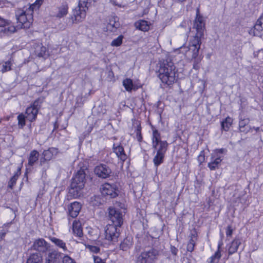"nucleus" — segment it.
Wrapping results in <instances>:
<instances>
[{"instance_id":"obj_46","label":"nucleus","mask_w":263,"mask_h":263,"mask_svg":"<svg viewBox=\"0 0 263 263\" xmlns=\"http://www.w3.org/2000/svg\"><path fill=\"white\" fill-rule=\"evenodd\" d=\"M40 47L41 48V51H38V50L36 49L35 52L39 57H43L45 54L46 48L45 47H44L43 46H40Z\"/></svg>"},{"instance_id":"obj_44","label":"nucleus","mask_w":263,"mask_h":263,"mask_svg":"<svg viewBox=\"0 0 263 263\" xmlns=\"http://www.w3.org/2000/svg\"><path fill=\"white\" fill-rule=\"evenodd\" d=\"M18 175L17 173L15 174L10 179L8 183V187L12 189L13 186L15 184L16 180L18 179Z\"/></svg>"},{"instance_id":"obj_10","label":"nucleus","mask_w":263,"mask_h":263,"mask_svg":"<svg viewBox=\"0 0 263 263\" xmlns=\"http://www.w3.org/2000/svg\"><path fill=\"white\" fill-rule=\"evenodd\" d=\"M100 191L102 195L111 198H115L118 195L116 185L108 183L103 184L100 188Z\"/></svg>"},{"instance_id":"obj_28","label":"nucleus","mask_w":263,"mask_h":263,"mask_svg":"<svg viewBox=\"0 0 263 263\" xmlns=\"http://www.w3.org/2000/svg\"><path fill=\"white\" fill-rule=\"evenodd\" d=\"M68 6L66 3L63 4L59 8L57 17H62L66 15L68 13Z\"/></svg>"},{"instance_id":"obj_45","label":"nucleus","mask_w":263,"mask_h":263,"mask_svg":"<svg viewBox=\"0 0 263 263\" xmlns=\"http://www.w3.org/2000/svg\"><path fill=\"white\" fill-rule=\"evenodd\" d=\"M249 122L250 120L249 118L242 119L240 118L239 122V127L247 126L249 124Z\"/></svg>"},{"instance_id":"obj_7","label":"nucleus","mask_w":263,"mask_h":263,"mask_svg":"<svg viewBox=\"0 0 263 263\" xmlns=\"http://www.w3.org/2000/svg\"><path fill=\"white\" fill-rule=\"evenodd\" d=\"M44 100V98H39L34 102L31 106L27 108L26 110V117L27 120L30 122H33L35 120L40 104Z\"/></svg>"},{"instance_id":"obj_35","label":"nucleus","mask_w":263,"mask_h":263,"mask_svg":"<svg viewBox=\"0 0 263 263\" xmlns=\"http://www.w3.org/2000/svg\"><path fill=\"white\" fill-rule=\"evenodd\" d=\"M233 122V120L231 118L228 117L226 119L221 122L222 129L225 131H228L231 127Z\"/></svg>"},{"instance_id":"obj_12","label":"nucleus","mask_w":263,"mask_h":263,"mask_svg":"<svg viewBox=\"0 0 263 263\" xmlns=\"http://www.w3.org/2000/svg\"><path fill=\"white\" fill-rule=\"evenodd\" d=\"M94 172L98 177L105 179L109 177L111 170L106 165L102 164L96 166Z\"/></svg>"},{"instance_id":"obj_50","label":"nucleus","mask_w":263,"mask_h":263,"mask_svg":"<svg viewBox=\"0 0 263 263\" xmlns=\"http://www.w3.org/2000/svg\"><path fill=\"white\" fill-rule=\"evenodd\" d=\"M233 233V230L230 226H229L227 228L226 230V235L227 237H231Z\"/></svg>"},{"instance_id":"obj_47","label":"nucleus","mask_w":263,"mask_h":263,"mask_svg":"<svg viewBox=\"0 0 263 263\" xmlns=\"http://www.w3.org/2000/svg\"><path fill=\"white\" fill-rule=\"evenodd\" d=\"M62 259L63 263H76L74 260L68 255H65Z\"/></svg>"},{"instance_id":"obj_54","label":"nucleus","mask_w":263,"mask_h":263,"mask_svg":"<svg viewBox=\"0 0 263 263\" xmlns=\"http://www.w3.org/2000/svg\"><path fill=\"white\" fill-rule=\"evenodd\" d=\"M226 151V149L224 148H220L216 149L213 153H216L219 155H220V154L223 153Z\"/></svg>"},{"instance_id":"obj_32","label":"nucleus","mask_w":263,"mask_h":263,"mask_svg":"<svg viewBox=\"0 0 263 263\" xmlns=\"http://www.w3.org/2000/svg\"><path fill=\"white\" fill-rule=\"evenodd\" d=\"M165 155L157 154L154 156L153 161L156 169L158 166L161 164L164 161Z\"/></svg>"},{"instance_id":"obj_49","label":"nucleus","mask_w":263,"mask_h":263,"mask_svg":"<svg viewBox=\"0 0 263 263\" xmlns=\"http://www.w3.org/2000/svg\"><path fill=\"white\" fill-rule=\"evenodd\" d=\"M136 137L137 138V140L139 141H141L142 139V135H141V128L140 126H138L136 131Z\"/></svg>"},{"instance_id":"obj_19","label":"nucleus","mask_w":263,"mask_h":263,"mask_svg":"<svg viewBox=\"0 0 263 263\" xmlns=\"http://www.w3.org/2000/svg\"><path fill=\"white\" fill-rule=\"evenodd\" d=\"M62 258L61 253L52 251L48 254L45 263H60Z\"/></svg>"},{"instance_id":"obj_56","label":"nucleus","mask_w":263,"mask_h":263,"mask_svg":"<svg viewBox=\"0 0 263 263\" xmlns=\"http://www.w3.org/2000/svg\"><path fill=\"white\" fill-rule=\"evenodd\" d=\"M177 252H178V250L176 248L173 247L172 248V252L173 254L176 255Z\"/></svg>"},{"instance_id":"obj_59","label":"nucleus","mask_w":263,"mask_h":263,"mask_svg":"<svg viewBox=\"0 0 263 263\" xmlns=\"http://www.w3.org/2000/svg\"><path fill=\"white\" fill-rule=\"evenodd\" d=\"M2 4V2L1 1H0V5Z\"/></svg>"},{"instance_id":"obj_2","label":"nucleus","mask_w":263,"mask_h":263,"mask_svg":"<svg viewBox=\"0 0 263 263\" xmlns=\"http://www.w3.org/2000/svg\"><path fill=\"white\" fill-rule=\"evenodd\" d=\"M158 77L162 82L168 85L176 80V70L173 63L168 59L160 60L158 63Z\"/></svg>"},{"instance_id":"obj_34","label":"nucleus","mask_w":263,"mask_h":263,"mask_svg":"<svg viewBox=\"0 0 263 263\" xmlns=\"http://www.w3.org/2000/svg\"><path fill=\"white\" fill-rule=\"evenodd\" d=\"M95 2V0H79L78 5L86 10H88V8L90 7Z\"/></svg>"},{"instance_id":"obj_4","label":"nucleus","mask_w":263,"mask_h":263,"mask_svg":"<svg viewBox=\"0 0 263 263\" xmlns=\"http://www.w3.org/2000/svg\"><path fill=\"white\" fill-rule=\"evenodd\" d=\"M85 176L84 171L80 170L73 177L69 193L73 198H77L81 195V191L84 188L85 183Z\"/></svg>"},{"instance_id":"obj_16","label":"nucleus","mask_w":263,"mask_h":263,"mask_svg":"<svg viewBox=\"0 0 263 263\" xmlns=\"http://www.w3.org/2000/svg\"><path fill=\"white\" fill-rule=\"evenodd\" d=\"M58 153V149L54 147L49 148L47 150L43 151L42 155L43 157L41 159L40 164L43 165L46 161L50 160L54 155H56Z\"/></svg>"},{"instance_id":"obj_8","label":"nucleus","mask_w":263,"mask_h":263,"mask_svg":"<svg viewBox=\"0 0 263 263\" xmlns=\"http://www.w3.org/2000/svg\"><path fill=\"white\" fill-rule=\"evenodd\" d=\"M108 218L113 224L121 227L123 222V214L118 208L110 206L108 209Z\"/></svg>"},{"instance_id":"obj_6","label":"nucleus","mask_w":263,"mask_h":263,"mask_svg":"<svg viewBox=\"0 0 263 263\" xmlns=\"http://www.w3.org/2000/svg\"><path fill=\"white\" fill-rule=\"evenodd\" d=\"M159 255V251L156 249L145 250L137 257V263H154L158 259Z\"/></svg>"},{"instance_id":"obj_48","label":"nucleus","mask_w":263,"mask_h":263,"mask_svg":"<svg viewBox=\"0 0 263 263\" xmlns=\"http://www.w3.org/2000/svg\"><path fill=\"white\" fill-rule=\"evenodd\" d=\"M239 131L242 133L247 134L250 132H252V127L250 126H247L239 127Z\"/></svg>"},{"instance_id":"obj_15","label":"nucleus","mask_w":263,"mask_h":263,"mask_svg":"<svg viewBox=\"0 0 263 263\" xmlns=\"http://www.w3.org/2000/svg\"><path fill=\"white\" fill-rule=\"evenodd\" d=\"M49 248V244L43 238L35 240L32 246V248L40 252H46Z\"/></svg>"},{"instance_id":"obj_17","label":"nucleus","mask_w":263,"mask_h":263,"mask_svg":"<svg viewBox=\"0 0 263 263\" xmlns=\"http://www.w3.org/2000/svg\"><path fill=\"white\" fill-rule=\"evenodd\" d=\"M168 144L166 141H160L153 144V153L165 155L167 149Z\"/></svg>"},{"instance_id":"obj_23","label":"nucleus","mask_w":263,"mask_h":263,"mask_svg":"<svg viewBox=\"0 0 263 263\" xmlns=\"http://www.w3.org/2000/svg\"><path fill=\"white\" fill-rule=\"evenodd\" d=\"M241 239L236 237L231 242V245L228 249L229 255H232L237 252L238 248L241 244Z\"/></svg>"},{"instance_id":"obj_30","label":"nucleus","mask_w":263,"mask_h":263,"mask_svg":"<svg viewBox=\"0 0 263 263\" xmlns=\"http://www.w3.org/2000/svg\"><path fill=\"white\" fill-rule=\"evenodd\" d=\"M137 28L143 31H147L149 29V26L147 22L144 20H140L135 23Z\"/></svg>"},{"instance_id":"obj_14","label":"nucleus","mask_w":263,"mask_h":263,"mask_svg":"<svg viewBox=\"0 0 263 263\" xmlns=\"http://www.w3.org/2000/svg\"><path fill=\"white\" fill-rule=\"evenodd\" d=\"M221 157L216 153H213L211 154L210 161L208 164V166L211 170H215L219 167L222 160Z\"/></svg>"},{"instance_id":"obj_52","label":"nucleus","mask_w":263,"mask_h":263,"mask_svg":"<svg viewBox=\"0 0 263 263\" xmlns=\"http://www.w3.org/2000/svg\"><path fill=\"white\" fill-rule=\"evenodd\" d=\"M94 263H105L100 257L97 256H93Z\"/></svg>"},{"instance_id":"obj_11","label":"nucleus","mask_w":263,"mask_h":263,"mask_svg":"<svg viewBox=\"0 0 263 263\" xmlns=\"http://www.w3.org/2000/svg\"><path fill=\"white\" fill-rule=\"evenodd\" d=\"M87 11L78 5L73 10V14L71 16L72 23H78L82 22L86 17Z\"/></svg>"},{"instance_id":"obj_58","label":"nucleus","mask_w":263,"mask_h":263,"mask_svg":"<svg viewBox=\"0 0 263 263\" xmlns=\"http://www.w3.org/2000/svg\"><path fill=\"white\" fill-rule=\"evenodd\" d=\"M11 222L8 223L7 224H4V227H9L11 225Z\"/></svg>"},{"instance_id":"obj_21","label":"nucleus","mask_w":263,"mask_h":263,"mask_svg":"<svg viewBox=\"0 0 263 263\" xmlns=\"http://www.w3.org/2000/svg\"><path fill=\"white\" fill-rule=\"evenodd\" d=\"M113 151L118 158L124 162L127 159V155L125 153L123 146L114 144L113 145Z\"/></svg>"},{"instance_id":"obj_53","label":"nucleus","mask_w":263,"mask_h":263,"mask_svg":"<svg viewBox=\"0 0 263 263\" xmlns=\"http://www.w3.org/2000/svg\"><path fill=\"white\" fill-rule=\"evenodd\" d=\"M8 232V230H7V231L2 230L0 232V241L4 240V238L6 236V234H7V233Z\"/></svg>"},{"instance_id":"obj_55","label":"nucleus","mask_w":263,"mask_h":263,"mask_svg":"<svg viewBox=\"0 0 263 263\" xmlns=\"http://www.w3.org/2000/svg\"><path fill=\"white\" fill-rule=\"evenodd\" d=\"M252 129H254L255 130L256 132H259V131H262L263 132V128L261 127H252Z\"/></svg>"},{"instance_id":"obj_36","label":"nucleus","mask_w":263,"mask_h":263,"mask_svg":"<svg viewBox=\"0 0 263 263\" xmlns=\"http://www.w3.org/2000/svg\"><path fill=\"white\" fill-rule=\"evenodd\" d=\"M90 203L93 206H98L102 204V200L99 196H93L90 198Z\"/></svg>"},{"instance_id":"obj_41","label":"nucleus","mask_w":263,"mask_h":263,"mask_svg":"<svg viewBox=\"0 0 263 263\" xmlns=\"http://www.w3.org/2000/svg\"><path fill=\"white\" fill-rule=\"evenodd\" d=\"M123 36L122 35H119L117 38L114 39L111 43L112 46H119L122 43Z\"/></svg>"},{"instance_id":"obj_1","label":"nucleus","mask_w":263,"mask_h":263,"mask_svg":"<svg viewBox=\"0 0 263 263\" xmlns=\"http://www.w3.org/2000/svg\"><path fill=\"white\" fill-rule=\"evenodd\" d=\"M196 15L193 28L196 29V33L190 40L188 46L183 48L185 49L186 54L191 55L192 58H195L199 54L201 44V39L203 36L205 28L204 20L200 14L199 9L196 10Z\"/></svg>"},{"instance_id":"obj_25","label":"nucleus","mask_w":263,"mask_h":263,"mask_svg":"<svg viewBox=\"0 0 263 263\" xmlns=\"http://www.w3.org/2000/svg\"><path fill=\"white\" fill-rule=\"evenodd\" d=\"M39 152L36 150L32 151L28 157V165L31 166H33L39 160Z\"/></svg>"},{"instance_id":"obj_26","label":"nucleus","mask_w":263,"mask_h":263,"mask_svg":"<svg viewBox=\"0 0 263 263\" xmlns=\"http://www.w3.org/2000/svg\"><path fill=\"white\" fill-rule=\"evenodd\" d=\"M72 230L73 233L78 237H81L83 235L82 228L81 223L80 221L74 220L72 224Z\"/></svg>"},{"instance_id":"obj_5","label":"nucleus","mask_w":263,"mask_h":263,"mask_svg":"<svg viewBox=\"0 0 263 263\" xmlns=\"http://www.w3.org/2000/svg\"><path fill=\"white\" fill-rule=\"evenodd\" d=\"M15 16L17 21L21 24V28H28L33 20V11L30 8L24 7L23 9L16 10Z\"/></svg>"},{"instance_id":"obj_42","label":"nucleus","mask_w":263,"mask_h":263,"mask_svg":"<svg viewBox=\"0 0 263 263\" xmlns=\"http://www.w3.org/2000/svg\"><path fill=\"white\" fill-rule=\"evenodd\" d=\"M11 63L10 61L5 62L2 64V68L1 71L2 73L10 71L11 69Z\"/></svg>"},{"instance_id":"obj_20","label":"nucleus","mask_w":263,"mask_h":263,"mask_svg":"<svg viewBox=\"0 0 263 263\" xmlns=\"http://www.w3.org/2000/svg\"><path fill=\"white\" fill-rule=\"evenodd\" d=\"M263 31V15L257 21L253 29L251 30V33L254 35L259 36Z\"/></svg>"},{"instance_id":"obj_13","label":"nucleus","mask_w":263,"mask_h":263,"mask_svg":"<svg viewBox=\"0 0 263 263\" xmlns=\"http://www.w3.org/2000/svg\"><path fill=\"white\" fill-rule=\"evenodd\" d=\"M16 31L15 27L10 25L8 21L0 17V32L3 34H8Z\"/></svg>"},{"instance_id":"obj_37","label":"nucleus","mask_w":263,"mask_h":263,"mask_svg":"<svg viewBox=\"0 0 263 263\" xmlns=\"http://www.w3.org/2000/svg\"><path fill=\"white\" fill-rule=\"evenodd\" d=\"M123 85L127 91H130L133 88V81L130 79H126L123 81Z\"/></svg>"},{"instance_id":"obj_31","label":"nucleus","mask_w":263,"mask_h":263,"mask_svg":"<svg viewBox=\"0 0 263 263\" xmlns=\"http://www.w3.org/2000/svg\"><path fill=\"white\" fill-rule=\"evenodd\" d=\"M50 240L57 247L62 249L63 250V251H67V247L66 246V243L62 240H61V239L55 238V237H51Z\"/></svg>"},{"instance_id":"obj_43","label":"nucleus","mask_w":263,"mask_h":263,"mask_svg":"<svg viewBox=\"0 0 263 263\" xmlns=\"http://www.w3.org/2000/svg\"><path fill=\"white\" fill-rule=\"evenodd\" d=\"M43 1L44 0H36L33 4L30 5L28 8H30L33 12L34 10H37L40 8Z\"/></svg>"},{"instance_id":"obj_18","label":"nucleus","mask_w":263,"mask_h":263,"mask_svg":"<svg viewBox=\"0 0 263 263\" xmlns=\"http://www.w3.org/2000/svg\"><path fill=\"white\" fill-rule=\"evenodd\" d=\"M81 209L80 203L75 201L70 204L68 206L69 215L72 218L76 217L79 214Z\"/></svg>"},{"instance_id":"obj_51","label":"nucleus","mask_w":263,"mask_h":263,"mask_svg":"<svg viewBox=\"0 0 263 263\" xmlns=\"http://www.w3.org/2000/svg\"><path fill=\"white\" fill-rule=\"evenodd\" d=\"M89 248L91 252H92L94 253H98L100 251V248L97 246H90Z\"/></svg>"},{"instance_id":"obj_24","label":"nucleus","mask_w":263,"mask_h":263,"mask_svg":"<svg viewBox=\"0 0 263 263\" xmlns=\"http://www.w3.org/2000/svg\"><path fill=\"white\" fill-rule=\"evenodd\" d=\"M26 263H43L42 256L39 253H32L28 258Z\"/></svg>"},{"instance_id":"obj_22","label":"nucleus","mask_w":263,"mask_h":263,"mask_svg":"<svg viewBox=\"0 0 263 263\" xmlns=\"http://www.w3.org/2000/svg\"><path fill=\"white\" fill-rule=\"evenodd\" d=\"M189 241L187 245V250L189 252H193L194 250V247L198 239V235L196 231L191 232L190 236Z\"/></svg>"},{"instance_id":"obj_27","label":"nucleus","mask_w":263,"mask_h":263,"mask_svg":"<svg viewBox=\"0 0 263 263\" xmlns=\"http://www.w3.org/2000/svg\"><path fill=\"white\" fill-rule=\"evenodd\" d=\"M133 239L130 237H127L120 244V248L122 250L126 251L133 245Z\"/></svg>"},{"instance_id":"obj_57","label":"nucleus","mask_w":263,"mask_h":263,"mask_svg":"<svg viewBox=\"0 0 263 263\" xmlns=\"http://www.w3.org/2000/svg\"><path fill=\"white\" fill-rule=\"evenodd\" d=\"M199 159L200 161H201L202 159H204V156H202V155H199Z\"/></svg>"},{"instance_id":"obj_29","label":"nucleus","mask_w":263,"mask_h":263,"mask_svg":"<svg viewBox=\"0 0 263 263\" xmlns=\"http://www.w3.org/2000/svg\"><path fill=\"white\" fill-rule=\"evenodd\" d=\"M117 18L112 17L106 26L107 29L110 31H115L119 26V23L116 22Z\"/></svg>"},{"instance_id":"obj_3","label":"nucleus","mask_w":263,"mask_h":263,"mask_svg":"<svg viewBox=\"0 0 263 263\" xmlns=\"http://www.w3.org/2000/svg\"><path fill=\"white\" fill-rule=\"evenodd\" d=\"M85 176L84 171L80 170L73 177L69 193L73 198H77L81 195V191L84 188L85 183Z\"/></svg>"},{"instance_id":"obj_33","label":"nucleus","mask_w":263,"mask_h":263,"mask_svg":"<svg viewBox=\"0 0 263 263\" xmlns=\"http://www.w3.org/2000/svg\"><path fill=\"white\" fill-rule=\"evenodd\" d=\"M222 243H219L218 246V250L215 253V254L212 256L210 258V263H218L219 259L220 258L221 255L220 251V248Z\"/></svg>"},{"instance_id":"obj_39","label":"nucleus","mask_w":263,"mask_h":263,"mask_svg":"<svg viewBox=\"0 0 263 263\" xmlns=\"http://www.w3.org/2000/svg\"><path fill=\"white\" fill-rule=\"evenodd\" d=\"M193 61V68L196 70H198L200 67V62L202 60L201 57H196L195 58H192Z\"/></svg>"},{"instance_id":"obj_38","label":"nucleus","mask_w":263,"mask_h":263,"mask_svg":"<svg viewBox=\"0 0 263 263\" xmlns=\"http://www.w3.org/2000/svg\"><path fill=\"white\" fill-rule=\"evenodd\" d=\"M160 139V134L158 132V131L157 129H153L152 137L153 144H155L156 143H158L160 141H162V140H161Z\"/></svg>"},{"instance_id":"obj_9","label":"nucleus","mask_w":263,"mask_h":263,"mask_svg":"<svg viewBox=\"0 0 263 263\" xmlns=\"http://www.w3.org/2000/svg\"><path fill=\"white\" fill-rule=\"evenodd\" d=\"M118 227V226L115 224H107L104 229L105 239L113 242L117 241L120 235Z\"/></svg>"},{"instance_id":"obj_40","label":"nucleus","mask_w":263,"mask_h":263,"mask_svg":"<svg viewBox=\"0 0 263 263\" xmlns=\"http://www.w3.org/2000/svg\"><path fill=\"white\" fill-rule=\"evenodd\" d=\"M26 118V116H25L23 114H21L17 116L18 125L20 128H22L25 125Z\"/></svg>"}]
</instances>
